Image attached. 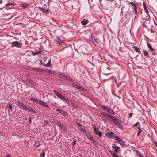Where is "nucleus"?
I'll return each mask as SVG.
<instances>
[{
  "mask_svg": "<svg viewBox=\"0 0 157 157\" xmlns=\"http://www.w3.org/2000/svg\"><path fill=\"white\" fill-rule=\"evenodd\" d=\"M110 109L109 108V107H106L105 110L106 111L108 112H109V110Z\"/></svg>",
  "mask_w": 157,
  "mask_h": 157,
  "instance_id": "e433bc0d",
  "label": "nucleus"
},
{
  "mask_svg": "<svg viewBox=\"0 0 157 157\" xmlns=\"http://www.w3.org/2000/svg\"><path fill=\"white\" fill-rule=\"evenodd\" d=\"M133 48L134 50L137 52H140L139 49L137 46H134Z\"/></svg>",
  "mask_w": 157,
  "mask_h": 157,
  "instance_id": "393cba45",
  "label": "nucleus"
},
{
  "mask_svg": "<svg viewBox=\"0 0 157 157\" xmlns=\"http://www.w3.org/2000/svg\"><path fill=\"white\" fill-rule=\"evenodd\" d=\"M86 135V136L87 137L89 136H90V134L89 133V132H88V133H87V134Z\"/></svg>",
  "mask_w": 157,
  "mask_h": 157,
  "instance_id": "3c124183",
  "label": "nucleus"
},
{
  "mask_svg": "<svg viewBox=\"0 0 157 157\" xmlns=\"http://www.w3.org/2000/svg\"><path fill=\"white\" fill-rule=\"evenodd\" d=\"M71 106L74 107V108H76L77 106L72 101H71Z\"/></svg>",
  "mask_w": 157,
  "mask_h": 157,
  "instance_id": "c756f323",
  "label": "nucleus"
},
{
  "mask_svg": "<svg viewBox=\"0 0 157 157\" xmlns=\"http://www.w3.org/2000/svg\"><path fill=\"white\" fill-rule=\"evenodd\" d=\"M89 22V21L86 19H84L82 21L81 23L83 25H86Z\"/></svg>",
  "mask_w": 157,
  "mask_h": 157,
  "instance_id": "2eb2a0df",
  "label": "nucleus"
},
{
  "mask_svg": "<svg viewBox=\"0 0 157 157\" xmlns=\"http://www.w3.org/2000/svg\"><path fill=\"white\" fill-rule=\"evenodd\" d=\"M47 57H44L43 58V60H44V62H45V61H46V60H47Z\"/></svg>",
  "mask_w": 157,
  "mask_h": 157,
  "instance_id": "a18cd8bd",
  "label": "nucleus"
},
{
  "mask_svg": "<svg viewBox=\"0 0 157 157\" xmlns=\"http://www.w3.org/2000/svg\"><path fill=\"white\" fill-rule=\"evenodd\" d=\"M57 125L58 127L62 128L63 129L65 128L64 127L63 125L59 121H57Z\"/></svg>",
  "mask_w": 157,
  "mask_h": 157,
  "instance_id": "4468645a",
  "label": "nucleus"
},
{
  "mask_svg": "<svg viewBox=\"0 0 157 157\" xmlns=\"http://www.w3.org/2000/svg\"><path fill=\"white\" fill-rule=\"evenodd\" d=\"M10 111V109H8V111L9 112V111ZM9 114H10V112H9Z\"/></svg>",
  "mask_w": 157,
  "mask_h": 157,
  "instance_id": "4d7b16f0",
  "label": "nucleus"
},
{
  "mask_svg": "<svg viewBox=\"0 0 157 157\" xmlns=\"http://www.w3.org/2000/svg\"><path fill=\"white\" fill-rule=\"evenodd\" d=\"M78 125L79 126H81V124H80L79 123H78Z\"/></svg>",
  "mask_w": 157,
  "mask_h": 157,
  "instance_id": "6e6d98bb",
  "label": "nucleus"
},
{
  "mask_svg": "<svg viewBox=\"0 0 157 157\" xmlns=\"http://www.w3.org/2000/svg\"><path fill=\"white\" fill-rule=\"evenodd\" d=\"M112 148L114 149V151L115 152H117L120 147L117 146L114 144H113L112 147Z\"/></svg>",
  "mask_w": 157,
  "mask_h": 157,
  "instance_id": "f8f14e48",
  "label": "nucleus"
},
{
  "mask_svg": "<svg viewBox=\"0 0 157 157\" xmlns=\"http://www.w3.org/2000/svg\"><path fill=\"white\" fill-rule=\"evenodd\" d=\"M128 5L129 8L128 10L132 12V14L133 16L135 17L137 13V9L136 5L135 4L131 2H128Z\"/></svg>",
  "mask_w": 157,
  "mask_h": 157,
  "instance_id": "f257e3e1",
  "label": "nucleus"
},
{
  "mask_svg": "<svg viewBox=\"0 0 157 157\" xmlns=\"http://www.w3.org/2000/svg\"><path fill=\"white\" fill-rule=\"evenodd\" d=\"M72 86H74L75 88H76V87H77V85H76L75 83H73L72 84Z\"/></svg>",
  "mask_w": 157,
  "mask_h": 157,
  "instance_id": "c03bdc74",
  "label": "nucleus"
},
{
  "mask_svg": "<svg viewBox=\"0 0 157 157\" xmlns=\"http://www.w3.org/2000/svg\"><path fill=\"white\" fill-rule=\"evenodd\" d=\"M57 42H61L63 43V40H61L59 38L57 40Z\"/></svg>",
  "mask_w": 157,
  "mask_h": 157,
  "instance_id": "ea45409f",
  "label": "nucleus"
},
{
  "mask_svg": "<svg viewBox=\"0 0 157 157\" xmlns=\"http://www.w3.org/2000/svg\"><path fill=\"white\" fill-rule=\"evenodd\" d=\"M53 92L54 93H55L56 95L59 97L61 100L62 101H64L65 99L66 98L65 97L58 91L55 90H53Z\"/></svg>",
  "mask_w": 157,
  "mask_h": 157,
  "instance_id": "7ed1b4c3",
  "label": "nucleus"
},
{
  "mask_svg": "<svg viewBox=\"0 0 157 157\" xmlns=\"http://www.w3.org/2000/svg\"><path fill=\"white\" fill-rule=\"evenodd\" d=\"M17 104L20 108L23 110H26L27 107L22 102L17 101Z\"/></svg>",
  "mask_w": 157,
  "mask_h": 157,
  "instance_id": "20e7f679",
  "label": "nucleus"
},
{
  "mask_svg": "<svg viewBox=\"0 0 157 157\" xmlns=\"http://www.w3.org/2000/svg\"><path fill=\"white\" fill-rule=\"evenodd\" d=\"M41 71L40 72H45V71L44 69H41Z\"/></svg>",
  "mask_w": 157,
  "mask_h": 157,
  "instance_id": "de8ad7c7",
  "label": "nucleus"
},
{
  "mask_svg": "<svg viewBox=\"0 0 157 157\" xmlns=\"http://www.w3.org/2000/svg\"><path fill=\"white\" fill-rule=\"evenodd\" d=\"M56 111H58L63 116H65L67 115V114L66 112L61 109H56Z\"/></svg>",
  "mask_w": 157,
  "mask_h": 157,
  "instance_id": "9d476101",
  "label": "nucleus"
},
{
  "mask_svg": "<svg viewBox=\"0 0 157 157\" xmlns=\"http://www.w3.org/2000/svg\"><path fill=\"white\" fill-rule=\"evenodd\" d=\"M88 138H89V139L90 140L92 141L93 143L95 142L94 140L93 139V138L91 135H90V136H89V137H88Z\"/></svg>",
  "mask_w": 157,
  "mask_h": 157,
  "instance_id": "473e14b6",
  "label": "nucleus"
},
{
  "mask_svg": "<svg viewBox=\"0 0 157 157\" xmlns=\"http://www.w3.org/2000/svg\"><path fill=\"white\" fill-rule=\"evenodd\" d=\"M2 3V0H0V4H1Z\"/></svg>",
  "mask_w": 157,
  "mask_h": 157,
  "instance_id": "864d4df0",
  "label": "nucleus"
},
{
  "mask_svg": "<svg viewBox=\"0 0 157 157\" xmlns=\"http://www.w3.org/2000/svg\"><path fill=\"white\" fill-rule=\"evenodd\" d=\"M147 46L150 50H151L152 52L155 51V50L152 48L151 44L149 43H147Z\"/></svg>",
  "mask_w": 157,
  "mask_h": 157,
  "instance_id": "f3484780",
  "label": "nucleus"
},
{
  "mask_svg": "<svg viewBox=\"0 0 157 157\" xmlns=\"http://www.w3.org/2000/svg\"><path fill=\"white\" fill-rule=\"evenodd\" d=\"M12 45L13 47L15 46L19 48H20L21 47V44L17 41L14 42L12 44Z\"/></svg>",
  "mask_w": 157,
  "mask_h": 157,
  "instance_id": "6e6552de",
  "label": "nucleus"
},
{
  "mask_svg": "<svg viewBox=\"0 0 157 157\" xmlns=\"http://www.w3.org/2000/svg\"><path fill=\"white\" fill-rule=\"evenodd\" d=\"M101 114L102 116V117L105 118L108 117L109 118L111 119L112 117H113V116L104 112H101Z\"/></svg>",
  "mask_w": 157,
  "mask_h": 157,
  "instance_id": "39448f33",
  "label": "nucleus"
},
{
  "mask_svg": "<svg viewBox=\"0 0 157 157\" xmlns=\"http://www.w3.org/2000/svg\"><path fill=\"white\" fill-rule=\"evenodd\" d=\"M40 145V143L39 141H37L35 143V146L37 147H38Z\"/></svg>",
  "mask_w": 157,
  "mask_h": 157,
  "instance_id": "bb28decb",
  "label": "nucleus"
},
{
  "mask_svg": "<svg viewBox=\"0 0 157 157\" xmlns=\"http://www.w3.org/2000/svg\"><path fill=\"white\" fill-rule=\"evenodd\" d=\"M59 75L61 76L64 77L65 76V75L64 73H59Z\"/></svg>",
  "mask_w": 157,
  "mask_h": 157,
  "instance_id": "a19ab883",
  "label": "nucleus"
},
{
  "mask_svg": "<svg viewBox=\"0 0 157 157\" xmlns=\"http://www.w3.org/2000/svg\"><path fill=\"white\" fill-rule=\"evenodd\" d=\"M106 107V106H104V105H102L101 106V109H104L105 110Z\"/></svg>",
  "mask_w": 157,
  "mask_h": 157,
  "instance_id": "58836bf2",
  "label": "nucleus"
},
{
  "mask_svg": "<svg viewBox=\"0 0 157 157\" xmlns=\"http://www.w3.org/2000/svg\"><path fill=\"white\" fill-rule=\"evenodd\" d=\"M113 117H112L111 119L114 121V123L120 129H122V127L120 124V121L116 118L113 116Z\"/></svg>",
  "mask_w": 157,
  "mask_h": 157,
  "instance_id": "f03ea898",
  "label": "nucleus"
},
{
  "mask_svg": "<svg viewBox=\"0 0 157 157\" xmlns=\"http://www.w3.org/2000/svg\"><path fill=\"white\" fill-rule=\"evenodd\" d=\"M29 123L31 124V118L30 117H29Z\"/></svg>",
  "mask_w": 157,
  "mask_h": 157,
  "instance_id": "79ce46f5",
  "label": "nucleus"
},
{
  "mask_svg": "<svg viewBox=\"0 0 157 157\" xmlns=\"http://www.w3.org/2000/svg\"><path fill=\"white\" fill-rule=\"evenodd\" d=\"M32 70L36 72H40L41 71V69L39 68V67H37L36 68H33Z\"/></svg>",
  "mask_w": 157,
  "mask_h": 157,
  "instance_id": "412c9836",
  "label": "nucleus"
},
{
  "mask_svg": "<svg viewBox=\"0 0 157 157\" xmlns=\"http://www.w3.org/2000/svg\"><path fill=\"white\" fill-rule=\"evenodd\" d=\"M133 126L136 127L137 128L139 129H140V125L138 122H136L135 124L133 125Z\"/></svg>",
  "mask_w": 157,
  "mask_h": 157,
  "instance_id": "6ab92c4d",
  "label": "nucleus"
},
{
  "mask_svg": "<svg viewBox=\"0 0 157 157\" xmlns=\"http://www.w3.org/2000/svg\"><path fill=\"white\" fill-rule=\"evenodd\" d=\"M82 131L83 132L85 133L86 135L87 134V133H88V132L87 131L84 129H82Z\"/></svg>",
  "mask_w": 157,
  "mask_h": 157,
  "instance_id": "c9c22d12",
  "label": "nucleus"
},
{
  "mask_svg": "<svg viewBox=\"0 0 157 157\" xmlns=\"http://www.w3.org/2000/svg\"><path fill=\"white\" fill-rule=\"evenodd\" d=\"M6 107L8 108H9L10 109H11V110H12V106L10 104H8L6 105Z\"/></svg>",
  "mask_w": 157,
  "mask_h": 157,
  "instance_id": "c85d7f7f",
  "label": "nucleus"
},
{
  "mask_svg": "<svg viewBox=\"0 0 157 157\" xmlns=\"http://www.w3.org/2000/svg\"><path fill=\"white\" fill-rule=\"evenodd\" d=\"M51 59H50L48 61L47 63L45 64V63H43V65L45 66H46L48 67H50V63H51Z\"/></svg>",
  "mask_w": 157,
  "mask_h": 157,
  "instance_id": "a211bd4d",
  "label": "nucleus"
},
{
  "mask_svg": "<svg viewBox=\"0 0 157 157\" xmlns=\"http://www.w3.org/2000/svg\"><path fill=\"white\" fill-rule=\"evenodd\" d=\"M76 141L75 140H74L73 141V146L75 145V144L76 143Z\"/></svg>",
  "mask_w": 157,
  "mask_h": 157,
  "instance_id": "8fccbe9b",
  "label": "nucleus"
},
{
  "mask_svg": "<svg viewBox=\"0 0 157 157\" xmlns=\"http://www.w3.org/2000/svg\"><path fill=\"white\" fill-rule=\"evenodd\" d=\"M106 136L108 138H111L113 137L114 139L115 136H117L114 133L112 132L110 133H107Z\"/></svg>",
  "mask_w": 157,
  "mask_h": 157,
  "instance_id": "423d86ee",
  "label": "nucleus"
},
{
  "mask_svg": "<svg viewBox=\"0 0 157 157\" xmlns=\"http://www.w3.org/2000/svg\"><path fill=\"white\" fill-rule=\"evenodd\" d=\"M143 26H146V25H145V24H144V23H143Z\"/></svg>",
  "mask_w": 157,
  "mask_h": 157,
  "instance_id": "5fc2aeb1",
  "label": "nucleus"
},
{
  "mask_svg": "<svg viewBox=\"0 0 157 157\" xmlns=\"http://www.w3.org/2000/svg\"><path fill=\"white\" fill-rule=\"evenodd\" d=\"M12 5V4L11 3H8L6 4V6H8V5Z\"/></svg>",
  "mask_w": 157,
  "mask_h": 157,
  "instance_id": "09e8293b",
  "label": "nucleus"
},
{
  "mask_svg": "<svg viewBox=\"0 0 157 157\" xmlns=\"http://www.w3.org/2000/svg\"><path fill=\"white\" fill-rule=\"evenodd\" d=\"M109 113L112 114H114V111L111 109H110Z\"/></svg>",
  "mask_w": 157,
  "mask_h": 157,
  "instance_id": "f704fd0d",
  "label": "nucleus"
},
{
  "mask_svg": "<svg viewBox=\"0 0 157 157\" xmlns=\"http://www.w3.org/2000/svg\"><path fill=\"white\" fill-rule=\"evenodd\" d=\"M39 9L40 11H43L44 13H47L48 12V10L46 9H44L41 7H39Z\"/></svg>",
  "mask_w": 157,
  "mask_h": 157,
  "instance_id": "aec40b11",
  "label": "nucleus"
},
{
  "mask_svg": "<svg viewBox=\"0 0 157 157\" xmlns=\"http://www.w3.org/2000/svg\"><path fill=\"white\" fill-rule=\"evenodd\" d=\"M112 154L113 157H119L117 155L115 154L113 152Z\"/></svg>",
  "mask_w": 157,
  "mask_h": 157,
  "instance_id": "72a5a7b5",
  "label": "nucleus"
},
{
  "mask_svg": "<svg viewBox=\"0 0 157 157\" xmlns=\"http://www.w3.org/2000/svg\"><path fill=\"white\" fill-rule=\"evenodd\" d=\"M114 139L116 140L121 146H123L124 145V143L123 141L118 137L117 136H115Z\"/></svg>",
  "mask_w": 157,
  "mask_h": 157,
  "instance_id": "1a4fd4ad",
  "label": "nucleus"
},
{
  "mask_svg": "<svg viewBox=\"0 0 157 157\" xmlns=\"http://www.w3.org/2000/svg\"><path fill=\"white\" fill-rule=\"evenodd\" d=\"M143 52L144 55L145 56H147L148 55V52L145 50H143Z\"/></svg>",
  "mask_w": 157,
  "mask_h": 157,
  "instance_id": "cd10ccee",
  "label": "nucleus"
},
{
  "mask_svg": "<svg viewBox=\"0 0 157 157\" xmlns=\"http://www.w3.org/2000/svg\"><path fill=\"white\" fill-rule=\"evenodd\" d=\"M30 100L33 102H37L38 104V102L40 101L34 98H31Z\"/></svg>",
  "mask_w": 157,
  "mask_h": 157,
  "instance_id": "b1692460",
  "label": "nucleus"
},
{
  "mask_svg": "<svg viewBox=\"0 0 157 157\" xmlns=\"http://www.w3.org/2000/svg\"><path fill=\"white\" fill-rule=\"evenodd\" d=\"M22 6L24 9H25L29 6V5L28 4H22Z\"/></svg>",
  "mask_w": 157,
  "mask_h": 157,
  "instance_id": "5701e85b",
  "label": "nucleus"
},
{
  "mask_svg": "<svg viewBox=\"0 0 157 157\" xmlns=\"http://www.w3.org/2000/svg\"><path fill=\"white\" fill-rule=\"evenodd\" d=\"M106 1H113V0H106Z\"/></svg>",
  "mask_w": 157,
  "mask_h": 157,
  "instance_id": "13d9d810",
  "label": "nucleus"
},
{
  "mask_svg": "<svg viewBox=\"0 0 157 157\" xmlns=\"http://www.w3.org/2000/svg\"><path fill=\"white\" fill-rule=\"evenodd\" d=\"M153 143L155 144V145L157 146V142H153Z\"/></svg>",
  "mask_w": 157,
  "mask_h": 157,
  "instance_id": "603ef678",
  "label": "nucleus"
},
{
  "mask_svg": "<svg viewBox=\"0 0 157 157\" xmlns=\"http://www.w3.org/2000/svg\"><path fill=\"white\" fill-rule=\"evenodd\" d=\"M76 88L80 90H83V88L82 87L78 85H77Z\"/></svg>",
  "mask_w": 157,
  "mask_h": 157,
  "instance_id": "7c9ffc66",
  "label": "nucleus"
},
{
  "mask_svg": "<svg viewBox=\"0 0 157 157\" xmlns=\"http://www.w3.org/2000/svg\"><path fill=\"white\" fill-rule=\"evenodd\" d=\"M32 53L33 55H34L37 54H40L41 53V52L40 51L36 50L34 51H32Z\"/></svg>",
  "mask_w": 157,
  "mask_h": 157,
  "instance_id": "dca6fc26",
  "label": "nucleus"
},
{
  "mask_svg": "<svg viewBox=\"0 0 157 157\" xmlns=\"http://www.w3.org/2000/svg\"><path fill=\"white\" fill-rule=\"evenodd\" d=\"M132 114H133V113H129V117H131L132 116Z\"/></svg>",
  "mask_w": 157,
  "mask_h": 157,
  "instance_id": "49530a36",
  "label": "nucleus"
},
{
  "mask_svg": "<svg viewBox=\"0 0 157 157\" xmlns=\"http://www.w3.org/2000/svg\"><path fill=\"white\" fill-rule=\"evenodd\" d=\"M93 127L94 129L96 134L97 135H98L99 137H101V132L99 131L98 128H96V126H94Z\"/></svg>",
  "mask_w": 157,
  "mask_h": 157,
  "instance_id": "0eeeda50",
  "label": "nucleus"
},
{
  "mask_svg": "<svg viewBox=\"0 0 157 157\" xmlns=\"http://www.w3.org/2000/svg\"><path fill=\"white\" fill-rule=\"evenodd\" d=\"M45 155V154L44 152H42L40 154V157H44Z\"/></svg>",
  "mask_w": 157,
  "mask_h": 157,
  "instance_id": "4c0bfd02",
  "label": "nucleus"
},
{
  "mask_svg": "<svg viewBox=\"0 0 157 157\" xmlns=\"http://www.w3.org/2000/svg\"><path fill=\"white\" fill-rule=\"evenodd\" d=\"M141 133V131L140 130V129H139V130L137 134V135L139 136Z\"/></svg>",
  "mask_w": 157,
  "mask_h": 157,
  "instance_id": "37998d69",
  "label": "nucleus"
},
{
  "mask_svg": "<svg viewBox=\"0 0 157 157\" xmlns=\"http://www.w3.org/2000/svg\"><path fill=\"white\" fill-rule=\"evenodd\" d=\"M38 104H40L47 108H48L49 107L48 105L47 104L42 101L40 100L38 102Z\"/></svg>",
  "mask_w": 157,
  "mask_h": 157,
  "instance_id": "9b49d317",
  "label": "nucleus"
},
{
  "mask_svg": "<svg viewBox=\"0 0 157 157\" xmlns=\"http://www.w3.org/2000/svg\"><path fill=\"white\" fill-rule=\"evenodd\" d=\"M26 110H27L29 112H32L34 114H35L36 113V111L30 107H27Z\"/></svg>",
  "mask_w": 157,
  "mask_h": 157,
  "instance_id": "ddd939ff",
  "label": "nucleus"
},
{
  "mask_svg": "<svg viewBox=\"0 0 157 157\" xmlns=\"http://www.w3.org/2000/svg\"><path fill=\"white\" fill-rule=\"evenodd\" d=\"M143 7L144 8V10L145 12H146V13L147 14L148 13V10H147V8L146 7V5L144 2L143 3Z\"/></svg>",
  "mask_w": 157,
  "mask_h": 157,
  "instance_id": "4be33fe9",
  "label": "nucleus"
},
{
  "mask_svg": "<svg viewBox=\"0 0 157 157\" xmlns=\"http://www.w3.org/2000/svg\"><path fill=\"white\" fill-rule=\"evenodd\" d=\"M65 102H66L67 104H71V101L68 99L66 98L64 100Z\"/></svg>",
  "mask_w": 157,
  "mask_h": 157,
  "instance_id": "a878e982",
  "label": "nucleus"
},
{
  "mask_svg": "<svg viewBox=\"0 0 157 157\" xmlns=\"http://www.w3.org/2000/svg\"><path fill=\"white\" fill-rule=\"evenodd\" d=\"M136 152L137 155H138V156L139 157H143V156L141 155L140 153V152H139L137 150L136 151ZM146 156V157H148L147 156Z\"/></svg>",
  "mask_w": 157,
  "mask_h": 157,
  "instance_id": "2f4dec72",
  "label": "nucleus"
},
{
  "mask_svg": "<svg viewBox=\"0 0 157 157\" xmlns=\"http://www.w3.org/2000/svg\"><path fill=\"white\" fill-rule=\"evenodd\" d=\"M107 69H109V68L107 67Z\"/></svg>",
  "mask_w": 157,
  "mask_h": 157,
  "instance_id": "bf43d9fd",
  "label": "nucleus"
}]
</instances>
